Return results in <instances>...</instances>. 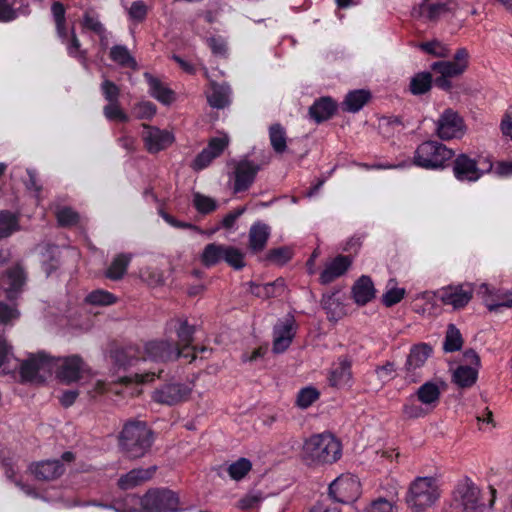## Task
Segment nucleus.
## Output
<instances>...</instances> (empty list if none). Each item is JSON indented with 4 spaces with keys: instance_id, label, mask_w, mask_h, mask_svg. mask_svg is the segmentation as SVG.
I'll list each match as a JSON object with an SVG mask.
<instances>
[{
    "instance_id": "27",
    "label": "nucleus",
    "mask_w": 512,
    "mask_h": 512,
    "mask_svg": "<svg viewBox=\"0 0 512 512\" xmlns=\"http://www.w3.org/2000/svg\"><path fill=\"white\" fill-rule=\"evenodd\" d=\"M192 388L190 385L181 383H169L162 389V403L169 405L177 404L188 399Z\"/></svg>"
},
{
    "instance_id": "4",
    "label": "nucleus",
    "mask_w": 512,
    "mask_h": 512,
    "mask_svg": "<svg viewBox=\"0 0 512 512\" xmlns=\"http://www.w3.org/2000/svg\"><path fill=\"white\" fill-rule=\"evenodd\" d=\"M469 52L466 48L457 49L453 60L438 61L431 65L432 71L437 74L434 83L445 91L452 88L451 78L461 76L468 68Z\"/></svg>"
},
{
    "instance_id": "44",
    "label": "nucleus",
    "mask_w": 512,
    "mask_h": 512,
    "mask_svg": "<svg viewBox=\"0 0 512 512\" xmlns=\"http://www.w3.org/2000/svg\"><path fill=\"white\" fill-rule=\"evenodd\" d=\"M139 496L136 494H126L123 498L114 499L110 507L116 512H140Z\"/></svg>"
},
{
    "instance_id": "45",
    "label": "nucleus",
    "mask_w": 512,
    "mask_h": 512,
    "mask_svg": "<svg viewBox=\"0 0 512 512\" xmlns=\"http://www.w3.org/2000/svg\"><path fill=\"white\" fill-rule=\"evenodd\" d=\"M223 256H225V245L212 243L204 248L201 259L204 265L212 266L223 260Z\"/></svg>"
},
{
    "instance_id": "5",
    "label": "nucleus",
    "mask_w": 512,
    "mask_h": 512,
    "mask_svg": "<svg viewBox=\"0 0 512 512\" xmlns=\"http://www.w3.org/2000/svg\"><path fill=\"white\" fill-rule=\"evenodd\" d=\"M440 497L438 482L433 477H418L410 485L406 502L416 510L431 507Z\"/></svg>"
},
{
    "instance_id": "35",
    "label": "nucleus",
    "mask_w": 512,
    "mask_h": 512,
    "mask_svg": "<svg viewBox=\"0 0 512 512\" xmlns=\"http://www.w3.org/2000/svg\"><path fill=\"white\" fill-rule=\"evenodd\" d=\"M20 230L19 216L10 210L0 211V239L10 237Z\"/></svg>"
},
{
    "instance_id": "11",
    "label": "nucleus",
    "mask_w": 512,
    "mask_h": 512,
    "mask_svg": "<svg viewBox=\"0 0 512 512\" xmlns=\"http://www.w3.org/2000/svg\"><path fill=\"white\" fill-rule=\"evenodd\" d=\"M329 494L337 502H353L360 494V483L353 475H341L330 484Z\"/></svg>"
},
{
    "instance_id": "59",
    "label": "nucleus",
    "mask_w": 512,
    "mask_h": 512,
    "mask_svg": "<svg viewBox=\"0 0 512 512\" xmlns=\"http://www.w3.org/2000/svg\"><path fill=\"white\" fill-rule=\"evenodd\" d=\"M250 469V461L245 458H241L229 466L228 473L232 479L240 480L250 471Z\"/></svg>"
},
{
    "instance_id": "3",
    "label": "nucleus",
    "mask_w": 512,
    "mask_h": 512,
    "mask_svg": "<svg viewBox=\"0 0 512 512\" xmlns=\"http://www.w3.org/2000/svg\"><path fill=\"white\" fill-rule=\"evenodd\" d=\"M303 457L314 465L334 463L341 457V444L330 433L313 435L303 445Z\"/></svg>"
},
{
    "instance_id": "12",
    "label": "nucleus",
    "mask_w": 512,
    "mask_h": 512,
    "mask_svg": "<svg viewBox=\"0 0 512 512\" xmlns=\"http://www.w3.org/2000/svg\"><path fill=\"white\" fill-rule=\"evenodd\" d=\"M465 132L462 118L457 112L447 109L437 121V135L443 140L461 137Z\"/></svg>"
},
{
    "instance_id": "52",
    "label": "nucleus",
    "mask_w": 512,
    "mask_h": 512,
    "mask_svg": "<svg viewBox=\"0 0 512 512\" xmlns=\"http://www.w3.org/2000/svg\"><path fill=\"white\" fill-rule=\"evenodd\" d=\"M263 495L261 492L252 491L244 495L237 503V508L243 512L253 510L261 504Z\"/></svg>"
},
{
    "instance_id": "2",
    "label": "nucleus",
    "mask_w": 512,
    "mask_h": 512,
    "mask_svg": "<svg viewBox=\"0 0 512 512\" xmlns=\"http://www.w3.org/2000/svg\"><path fill=\"white\" fill-rule=\"evenodd\" d=\"M119 447L126 457L137 459L143 457L154 441L153 432L145 421H127L118 437Z\"/></svg>"
},
{
    "instance_id": "7",
    "label": "nucleus",
    "mask_w": 512,
    "mask_h": 512,
    "mask_svg": "<svg viewBox=\"0 0 512 512\" xmlns=\"http://www.w3.org/2000/svg\"><path fill=\"white\" fill-rule=\"evenodd\" d=\"M472 294L473 287L471 284H458L442 287L435 292H422L417 298H421L427 302L437 298L444 305L452 306L454 309H461L470 302Z\"/></svg>"
},
{
    "instance_id": "38",
    "label": "nucleus",
    "mask_w": 512,
    "mask_h": 512,
    "mask_svg": "<svg viewBox=\"0 0 512 512\" xmlns=\"http://www.w3.org/2000/svg\"><path fill=\"white\" fill-rule=\"evenodd\" d=\"M370 93L366 90L349 92L343 102L344 109L348 112H358L369 100Z\"/></svg>"
},
{
    "instance_id": "53",
    "label": "nucleus",
    "mask_w": 512,
    "mask_h": 512,
    "mask_svg": "<svg viewBox=\"0 0 512 512\" xmlns=\"http://www.w3.org/2000/svg\"><path fill=\"white\" fill-rule=\"evenodd\" d=\"M57 222L60 227H72L78 224L79 214L70 207L60 209L56 214Z\"/></svg>"
},
{
    "instance_id": "36",
    "label": "nucleus",
    "mask_w": 512,
    "mask_h": 512,
    "mask_svg": "<svg viewBox=\"0 0 512 512\" xmlns=\"http://www.w3.org/2000/svg\"><path fill=\"white\" fill-rule=\"evenodd\" d=\"M478 368L468 365L459 366L453 374L454 382L462 387H471L477 380Z\"/></svg>"
},
{
    "instance_id": "28",
    "label": "nucleus",
    "mask_w": 512,
    "mask_h": 512,
    "mask_svg": "<svg viewBox=\"0 0 512 512\" xmlns=\"http://www.w3.org/2000/svg\"><path fill=\"white\" fill-rule=\"evenodd\" d=\"M269 236L270 228L268 225L261 222L254 223L249 230V248L255 253L262 251Z\"/></svg>"
},
{
    "instance_id": "20",
    "label": "nucleus",
    "mask_w": 512,
    "mask_h": 512,
    "mask_svg": "<svg viewBox=\"0 0 512 512\" xmlns=\"http://www.w3.org/2000/svg\"><path fill=\"white\" fill-rule=\"evenodd\" d=\"M330 386L343 389L351 387L353 383L351 362L345 358H340L335 362L328 374Z\"/></svg>"
},
{
    "instance_id": "63",
    "label": "nucleus",
    "mask_w": 512,
    "mask_h": 512,
    "mask_svg": "<svg viewBox=\"0 0 512 512\" xmlns=\"http://www.w3.org/2000/svg\"><path fill=\"white\" fill-rule=\"evenodd\" d=\"M16 1L0 0V22L7 23L17 18V11L13 8Z\"/></svg>"
},
{
    "instance_id": "42",
    "label": "nucleus",
    "mask_w": 512,
    "mask_h": 512,
    "mask_svg": "<svg viewBox=\"0 0 512 512\" xmlns=\"http://www.w3.org/2000/svg\"><path fill=\"white\" fill-rule=\"evenodd\" d=\"M405 294V288L397 287L396 280L390 279L387 282L386 291L382 295V303L386 307H392L393 305L399 303L404 298Z\"/></svg>"
},
{
    "instance_id": "54",
    "label": "nucleus",
    "mask_w": 512,
    "mask_h": 512,
    "mask_svg": "<svg viewBox=\"0 0 512 512\" xmlns=\"http://www.w3.org/2000/svg\"><path fill=\"white\" fill-rule=\"evenodd\" d=\"M420 49L424 52L431 54L435 57H447L450 53V49L444 43L438 40H432L429 42H424L419 45Z\"/></svg>"
},
{
    "instance_id": "33",
    "label": "nucleus",
    "mask_w": 512,
    "mask_h": 512,
    "mask_svg": "<svg viewBox=\"0 0 512 512\" xmlns=\"http://www.w3.org/2000/svg\"><path fill=\"white\" fill-rule=\"evenodd\" d=\"M231 90L227 84L211 85V91L208 93L207 99L209 104L214 108H224L230 102Z\"/></svg>"
},
{
    "instance_id": "9",
    "label": "nucleus",
    "mask_w": 512,
    "mask_h": 512,
    "mask_svg": "<svg viewBox=\"0 0 512 512\" xmlns=\"http://www.w3.org/2000/svg\"><path fill=\"white\" fill-rule=\"evenodd\" d=\"M111 357L115 364L119 368L123 369L133 366L140 359H151L156 361L158 357H160V341L153 340L147 342L144 346L143 353L134 345L117 348L112 351Z\"/></svg>"
},
{
    "instance_id": "29",
    "label": "nucleus",
    "mask_w": 512,
    "mask_h": 512,
    "mask_svg": "<svg viewBox=\"0 0 512 512\" xmlns=\"http://www.w3.org/2000/svg\"><path fill=\"white\" fill-rule=\"evenodd\" d=\"M353 297L357 304L365 305L375 296V288L368 276H361L353 286Z\"/></svg>"
},
{
    "instance_id": "48",
    "label": "nucleus",
    "mask_w": 512,
    "mask_h": 512,
    "mask_svg": "<svg viewBox=\"0 0 512 512\" xmlns=\"http://www.w3.org/2000/svg\"><path fill=\"white\" fill-rule=\"evenodd\" d=\"M463 344L460 331L455 325L450 324L447 328L446 337L443 348L446 352H454L461 349Z\"/></svg>"
},
{
    "instance_id": "13",
    "label": "nucleus",
    "mask_w": 512,
    "mask_h": 512,
    "mask_svg": "<svg viewBox=\"0 0 512 512\" xmlns=\"http://www.w3.org/2000/svg\"><path fill=\"white\" fill-rule=\"evenodd\" d=\"M53 366V357L39 352L25 360L20 366V377L22 382H32L37 379L40 371L50 372Z\"/></svg>"
},
{
    "instance_id": "14",
    "label": "nucleus",
    "mask_w": 512,
    "mask_h": 512,
    "mask_svg": "<svg viewBox=\"0 0 512 512\" xmlns=\"http://www.w3.org/2000/svg\"><path fill=\"white\" fill-rule=\"evenodd\" d=\"M491 168L492 164L490 162L486 163L485 168H480L475 160L469 158L465 154H462L456 158L453 171L458 180L474 182L481 178L484 172L489 171Z\"/></svg>"
},
{
    "instance_id": "39",
    "label": "nucleus",
    "mask_w": 512,
    "mask_h": 512,
    "mask_svg": "<svg viewBox=\"0 0 512 512\" xmlns=\"http://www.w3.org/2000/svg\"><path fill=\"white\" fill-rule=\"evenodd\" d=\"M63 43L66 44L67 54L70 57L77 59L81 63L86 62L87 52L81 49V42L76 35L74 27L71 28L70 32L68 31L67 40Z\"/></svg>"
},
{
    "instance_id": "26",
    "label": "nucleus",
    "mask_w": 512,
    "mask_h": 512,
    "mask_svg": "<svg viewBox=\"0 0 512 512\" xmlns=\"http://www.w3.org/2000/svg\"><path fill=\"white\" fill-rule=\"evenodd\" d=\"M132 258L133 255L131 253L116 254L104 272L105 277L112 281H119L123 279L127 273Z\"/></svg>"
},
{
    "instance_id": "30",
    "label": "nucleus",
    "mask_w": 512,
    "mask_h": 512,
    "mask_svg": "<svg viewBox=\"0 0 512 512\" xmlns=\"http://www.w3.org/2000/svg\"><path fill=\"white\" fill-rule=\"evenodd\" d=\"M336 103L330 97H322L315 101L309 114L316 122L328 120L336 111Z\"/></svg>"
},
{
    "instance_id": "46",
    "label": "nucleus",
    "mask_w": 512,
    "mask_h": 512,
    "mask_svg": "<svg viewBox=\"0 0 512 512\" xmlns=\"http://www.w3.org/2000/svg\"><path fill=\"white\" fill-rule=\"evenodd\" d=\"M117 297L106 290L97 289L90 292L86 298L85 302L94 305V306H109L116 303Z\"/></svg>"
},
{
    "instance_id": "25",
    "label": "nucleus",
    "mask_w": 512,
    "mask_h": 512,
    "mask_svg": "<svg viewBox=\"0 0 512 512\" xmlns=\"http://www.w3.org/2000/svg\"><path fill=\"white\" fill-rule=\"evenodd\" d=\"M32 472L38 480L51 481L62 476L65 467L59 459L45 460L36 463Z\"/></svg>"
},
{
    "instance_id": "61",
    "label": "nucleus",
    "mask_w": 512,
    "mask_h": 512,
    "mask_svg": "<svg viewBox=\"0 0 512 512\" xmlns=\"http://www.w3.org/2000/svg\"><path fill=\"white\" fill-rule=\"evenodd\" d=\"M101 92L108 103L119 102L120 88L113 81L105 79L101 84Z\"/></svg>"
},
{
    "instance_id": "23",
    "label": "nucleus",
    "mask_w": 512,
    "mask_h": 512,
    "mask_svg": "<svg viewBox=\"0 0 512 512\" xmlns=\"http://www.w3.org/2000/svg\"><path fill=\"white\" fill-rule=\"evenodd\" d=\"M352 264V259L349 256L338 255L332 260L328 261L325 264V267L320 274V282L321 284H329L333 282L335 279L342 276Z\"/></svg>"
},
{
    "instance_id": "41",
    "label": "nucleus",
    "mask_w": 512,
    "mask_h": 512,
    "mask_svg": "<svg viewBox=\"0 0 512 512\" xmlns=\"http://www.w3.org/2000/svg\"><path fill=\"white\" fill-rule=\"evenodd\" d=\"M432 75L429 72H419L411 78L409 90L413 95H422L432 86Z\"/></svg>"
},
{
    "instance_id": "64",
    "label": "nucleus",
    "mask_w": 512,
    "mask_h": 512,
    "mask_svg": "<svg viewBox=\"0 0 512 512\" xmlns=\"http://www.w3.org/2000/svg\"><path fill=\"white\" fill-rule=\"evenodd\" d=\"M365 512H393V504L384 498H379L373 501Z\"/></svg>"
},
{
    "instance_id": "60",
    "label": "nucleus",
    "mask_w": 512,
    "mask_h": 512,
    "mask_svg": "<svg viewBox=\"0 0 512 512\" xmlns=\"http://www.w3.org/2000/svg\"><path fill=\"white\" fill-rule=\"evenodd\" d=\"M180 511L178 496L171 490L162 489V512Z\"/></svg>"
},
{
    "instance_id": "17",
    "label": "nucleus",
    "mask_w": 512,
    "mask_h": 512,
    "mask_svg": "<svg viewBox=\"0 0 512 512\" xmlns=\"http://www.w3.org/2000/svg\"><path fill=\"white\" fill-rule=\"evenodd\" d=\"M431 354L432 348L427 344L415 345L411 349L405 364V378L409 382H417L419 380L420 375L417 373V370L423 367Z\"/></svg>"
},
{
    "instance_id": "58",
    "label": "nucleus",
    "mask_w": 512,
    "mask_h": 512,
    "mask_svg": "<svg viewBox=\"0 0 512 512\" xmlns=\"http://www.w3.org/2000/svg\"><path fill=\"white\" fill-rule=\"evenodd\" d=\"M319 398V392L313 387H306L299 391L297 395V405L300 408H308Z\"/></svg>"
},
{
    "instance_id": "6",
    "label": "nucleus",
    "mask_w": 512,
    "mask_h": 512,
    "mask_svg": "<svg viewBox=\"0 0 512 512\" xmlns=\"http://www.w3.org/2000/svg\"><path fill=\"white\" fill-rule=\"evenodd\" d=\"M486 505L479 488L469 480L457 485L449 505V512H484Z\"/></svg>"
},
{
    "instance_id": "40",
    "label": "nucleus",
    "mask_w": 512,
    "mask_h": 512,
    "mask_svg": "<svg viewBox=\"0 0 512 512\" xmlns=\"http://www.w3.org/2000/svg\"><path fill=\"white\" fill-rule=\"evenodd\" d=\"M322 306L330 321H337L345 314L344 307L335 294L325 295Z\"/></svg>"
},
{
    "instance_id": "32",
    "label": "nucleus",
    "mask_w": 512,
    "mask_h": 512,
    "mask_svg": "<svg viewBox=\"0 0 512 512\" xmlns=\"http://www.w3.org/2000/svg\"><path fill=\"white\" fill-rule=\"evenodd\" d=\"M51 13L55 23L57 36L62 42L68 37V28L66 23V8L63 3L55 1L51 5Z\"/></svg>"
},
{
    "instance_id": "37",
    "label": "nucleus",
    "mask_w": 512,
    "mask_h": 512,
    "mask_svg": "<svg viewBox=\"0 0 512 512\" xmlns=\"http://www.w3.org/2000/svg\"><path fill=\"white\" fill-rule=\"evenodd\" d=\"M142 140L145 149L149 153H158L160 151V128L143 123Z\"/></svg>"
},
{
    "instance_id": "50",
    "label": "nucleus",
    "mask_w": 512,
    "mask_h": 512,
    "mask_svg": "<svg viewBox=\"0 0 512 512\" xmlns=\"http://www.w3.org/2000/svg\"><path fill=\"white\" fill-rule=\"evenodd\" d=\"M429 412V409L417 401L415 394L411 395L403 406V413L408 418H420L427 415Z\"/></svg>"
},
{
    "instance_id": "34",
    "label": "nucleus",
    "mask_w": 512,
    "mask_h": 512,
    "mask_svg": "<svg viewBox=\"0 0 512 512\" xmlns=\"http://www.w3.org/2000/svg\"><path fill=\"white\" fill-rule=\"evenodd\" d=\"M109 57L113 62L123 68L135 70L138 66L136 59L124 45H114L111 47Z\"/></svg>"
},
{
    "instance_id": "16",
    "label": "nucleus",
    "mask_w": 512,
    "mask_h": 512,
    "mask_svg": "<svg viewBox=\"0 0 512 512\" xmlns=\"http://www.w3.org/2000/svg\"><path fill=\"white\" fill-rule=\"evenodd\" d=\"M477 294L482 298L489 311L512 307V291L495 290L483 283L478 287Z\"/></svg>"
},
{
    "instance_id": "43",
    "label": "nucleus",
    "mask_w": 512,
    "mask_h": 512,
    "mask_svg": "<svg viewBox=\"0 0 512 512\" xmlns=\"http://www.w3.org/2000/svg\"><path fill=\"white\" fill-rule=\"evenodd\" d=\"M140 512H160V489L151 488L139 497Z\"/></svg>"
},
{
    "instance_id": "22",
    "label": "nucleus",
    "mask_w": 512,
    "mask_h": 512,
    "mask_svg": "<svg viewBox=\"0 0 512 512\" xmlns=\"http://www.w3.org/2000/svg\"><path fill=\"white\" fill-rule=\"evenodd\" d=\"M444 389L442 381H428L421 385L415 396L431 412L439 403L440 395Z\"/></svg>"
},
{
    "instance_id": "15",
    "label": "nucleus",
    "mask_w": 512,
    "mask_h": 512,
    "mask_svg": "<svg viewBox=\"0 0 512 512\" xmlns=\"http://www.w3.org/2000/svg\"><path fill=\"white\" fill-rule=\"evenodd\" d=\"M259 169L260 167L252 161H239L232 174L234 193L246 191L254 182Z\"/></svg>"
},
{
    "instance_id": "57",
    "label": "nucleus",
    "mask_w": 512,
    "mask_h": 512,
    "mask_svg": "<svg viewBox=\"0 0 512 512\" xmlns=\"http://www.w3.org/2000/svg\"><path fill=\"white\" fill-rule=\"evenodd\" d=\"M223 260L235 269L244 267V254L237 248L225 246V256Z\"/></svg>"
},
{
    "instance_id": "19",
    "label": "nucleus",
    "mask_w": 512,
    "mask_h": 512,
    "mask_svg": "<svg viewBox=\"0 0 512 512\" xmlns=\"http://www.w3.org/2000/svg\"><path fill=\"white\" fill-rule=\"evenodd\" d=\"M296 332L293 318H286L278 322L273 330V352L282 353L291 344Z\"/></svg>"
},
{
    "instance_id": "56",
    "label": "nucleus",
    "mask_w": 512,
    "mask_h": 512,
    "mask_svg": "<svg viewBox=\"0 0 512 512\" xmlns=\"http://www.w3.org/2000/svg\"><path fill=\"white\" fill-rule=\"evenodd\" d=\"M104 116L109 121H118L126 123L129 121V116L120 108L119 102L108 103L103 108Z\"/></svg>"
},
{
    "instance_id": "1",
    "label": "nucleus",
    "mask_w": 512,
    "mask_h": 512,
    "mask_svg": "<svg viewBox=\"0 0 512 512\" xmlns=\"http://www.w3.org/2000/svg\"><path fill=\"white\" fill-rule=\"evenodd\" d=\"M169 338L162 341V362H173L180 358L192 362L196 359V349L192 346L194 329L187 319L175 318L167 323Z\"/></svg>"
},
{
    "instance_id": "62",
    "label": "nucleus",
    "mask_w": 512,
    "mask_h": 512,
    "mask_svg": "<svg viewBox=\"0 0 512 512\" xmlns=\"http://www.w3.org/2000/svg\"><path fill=\"white\" fill-rule=\"evenodd\" d=\"M196 209L201 213H210L217 207V203L213 198L196 193L193 198Z\"/></svg>"
},
{
    "instance_id": "47",
    "label": "nucleus",
    "mask_w": 512,
    "mask_h": 512,
    "mask_svg": "<svg viewBox=\"0 0 512 512\" xmlns=\"http://www.w3.org/2000/svg\"><path fill=\"white\" fill-rule=\"evenodd\" d=\"M44 259L42 260V270L45 272L47 276H50L53 272H55L60 266V257L59 251L56 246H49L46 249V253L43 255Z\"/></svg>"
},
{
    "instance_id": "24",
    "label": "nucleus",
    "mask_w": 512,
    "mask_h": 512,
    "mask_svg": "<svg viewBox=\"0 0 512 512\" xmlns=\"http://www.w3.org/2000/svg\"><path fill=\"white\" fill-rule=\"evenodd\" d=\"M157 470L156 466H151L149 468H135L130 470L128 473L122 475L118 479V487L121 490H129L132 489L145 481L150 480Z\"/></svg>"
},
{
    "instance_id": "31",
    "label": "nucleus",
    "mask_w": 512,
    "mask_h": 512,
    "mask_svg": "<svg viewBox=\"0 0 512 512\" xmlns=\"http://www.w3.org/2000/svg\"><path fill=\"white\" fill-rule=\"evenodd\" d=\"M448 0H424L420 5V16L427 20H436L448 10Z\"/></svg>"
},
{
    "instance_id": "51",
    "label": "nucleus",
    "mask_w": 512,
    "mask_h": 512,
    "mask_svg": "<svg viewBox=\"0 0 512 512\" xmlns=\"http://www.w3.org/2000/svg\"><path fill=\"white\" fill-rule=\"evenodd\" d=\"M82 28L85 30L92 31L98 35L101 39L105 38L106 28L99 21L97 17L92 15L89 11H86L81 21Z\"/></svg>"
},
{
    "instance_id": "49",
    "label": "nucleus",
    "mask_w": 512,
    "mask_h": 512,
    "mask_svg": "<svg viewBox=\"0 0 512 512\" xmlns=\"http://www.w3.org/2000/svg\"><path fill=\"white\" fill-rule=\"evenodd\" d=\"M269 138L275 152L283 153L286 149V134L283 127L274 124L269 129Z\"/></svg>"
},
{
    "instance_id": "55",
    "label": "nucleus",
    "mask_w": 512,
    "mask_h": 512,
    "mask_svg": "<svg viewBox=\"0 0 512 512\" xmlns=\"http://www.w3.org/2000/svg\"><path fill=\"white\" fill-rule=\"evenodd\" d=\"M157 111V107L150 101H143L135 104L132 108V114L137 119H151Z\"/></svg>"
},
{
    "instance_id": "18",
    "label": "nucleus",
    "mask_w": 512,
    "mask_h": 512,
    "mask_svg": "<svg viewBox=\"0 0 512 512\" xmlns=\"http://www.w3.org/2000/svg\"><path fill=\"white\" fill-rule=\"evenodd\" d=\"M229 139L227 135L212 138L208 146L200 152L192 163V168L196 171L202 170L218 157L227 147Z\"/></svg>"
},
{
    "instance_id": "8",
    "label": "nucleus",
    "mask_w": 512,
    "mask_h": 512,
    "mask_svg": "<svg viewBox=\"0 0 512 512\" xmlns=\"http://www.w3.org/2000/svg\"><path fill=\"white\" fill-rule=\"evenodd\" d=\"M453 157L452 150L437 141L420 144L414 154V164L425 169H437Z\"/></svg>"
},
{
    "instance_id": "10",
    "label": "nucleus",
    "mask_w": 512,
    "mask_h": 512,
    "mask_svg": "<svg viewBox=\"0 0 512 512\" xmlns=\"http://www.w3.org/2000/svg\"><path fill=\"white\" fill-rule=\"evenodd\" d=\"M85 366L83 358L77 354L53 357L52 370L55 369L56 377L64 384L79 381L83 377Z\"/></svg>"
},
{
    "instance_id": "21",
    "label": "nucleus",
    "mask_w": 512,
    "mask_h": 512,
    "mask_svg": "<svg viewBox=\"0 0 512 512\" xmlns=\"http://www.w3.org/2000/svg\"><path fill=\"white\" fill-rule=\"evenodd\" d=\"M5 275L7 283V288L5 289L6 298L9 301H14L23 291V287L27 280V274L20 264H16L9 268Z\"/></svg>"
}]
</instances>
